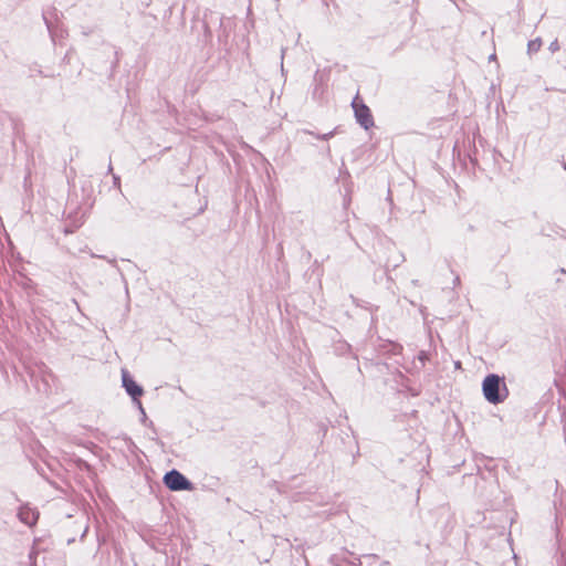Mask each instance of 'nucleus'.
Returning a JSON list of instances; mask_svg holds the SVG:
<instances>
[{"instance_id":"f257e3e1","label":"nucleus","mask_w":566,"mask_h":566,"mask_svg":"<svg viewBox=\"0 0 566 566\" xmlns=\"http://www.w3.org/2000/svg\"><path fill=\"white\" fill-rule=\"evenodd\" d=\"M122 380L127 394L134 399L142 415L145 416V410L140 400L138 399L144 394L143 388L129 377L128 371L125 369L122 370Z\"/></svg>"},{"instance_id":"f03ea898","label":"nucleus","mask_w":566,"mask_h":566,"mask_svg":"<svg viewBox=\"0 0 566 566\" xmlns=\"http://www.w3.org/2000/svg\"><path fill=\"white\" fill-rule=\"evenodd\" d=\"M500 378L496 375H489L483 380V394L485 399L491 403H497L502 399L499 395Z\"/></svg>"},{"instance_id":"7ed1b4c3","label":"nucleus","mask_w":566,"mask_h":566,"mask_svg":"<svg viewBox=\"0 0 566 566\" xmlns=\"http://www.w3.org/2000/svg\"><path fill=\"white\" fill-rule=\"evenodd\" d=\"M165 484L172 491L190 490V482L178 471L172 470L164 478Z\"/></svg>"},{"instance_id":"20e7f679","label":"nucleus","mask_w":566,"mask_h":566,"mask_svg":"<svg viewBox=\"0 0 566 566\" xmlns=\"http://www.w3.org/2000/svg\"><path fill=\"white\" fill-rule=\"evenodd\" d=\"M353 108L357 122L365 128L368 129L374 125L373 116L369 108L363 104L358 98L353 102Z\"/></svg>"},{"instance_id":"39448f33","label":"nucleus","mask_w":566,"mask_h":566,"mask_svg":"<svg viewBox=\"0 0 566 566\" xmlns=\"http://www.w3.org/2000/svg\"><path fill=\"white\" fill-rule=\"evenodd\" d=\"M212 22H219L220 28H222V35H229L231 32V24L233 21L230 18H220L213 13L210 14V17H206L203 21L205 27V35H212L213 31L210 27Z\"/></svg>"},{"instance_id":"423d86ee","label":"nucleus","mask_w":566,"mask_h":566,"mask_svg":"<svg viewBox=\"0 0 566 566\" xmlns=\"http://www.w3.org/2000/svg\"><path fill=\"white\" fill-rule=\"evenodd\" d=\"M18 516L22 523H24L25 525L32 526L36 523V521L39 518V513L36 510H34L28 505H24V506L20 507Z\"/></svg>"},{"instance_id":"0eeeda50","label":"nucleus","mask_w":566,"mask_h":566,"mask_svg":"<svg viewBox=\"0 0 566 566\" xmlns=\"http://www.w3.org/2000/svg\"><path fill=\"white\" fill-rule=\"evenodd\" d=\"M542 43H541V39L539 38H536L534 40H531L527 44V51H528V54H533L535 52L538 51V49L541 48Z\"/></svg>"},{"instance_id":"6e6552de","label":"nucleus","mask_w":566,"mask_h":566,"mask_svg":"<svg viewBox=\"0 0 566 566\" xmlns=\"http://www.w3.org/2000/svg\"><path fill=\"white\" fill-rule=\"evenodd\" d=\"M43 19L46 23L48 31H49L50 35H57L56 32L53 30L52 24L48 21V18L45 14H43Z\"/></svg>"},{"instance_id":"1a4fd4ad","label":"nucleus","mask_w":566,"mask_h":566,"mask_svg":"<svg viewBox=\"0 0 566 566\" xmlns=\"http://www.w3.org/2000/svg\"><path fill=\"white\" fill-rule=\"evenodd\" d=\"M558 49H559V46H558V42H557V40H554V41L551 43V45H549V50H551L552 52H555V51H557Z\"/></svg>"},{"instance_id":"9d476101","label":"nucleus","mask_w":566,"mask_h":566,"mask_svg":"<svg viewBox=\"0 0 566 566\" xmlns=\"http://www.w3.org/2000/svg\"><path fill=\"white\" fill-rule=\"evenodd\" d=\"M324 4L328 7L327 0H323Z\"/></svg>"}]
</instances>
